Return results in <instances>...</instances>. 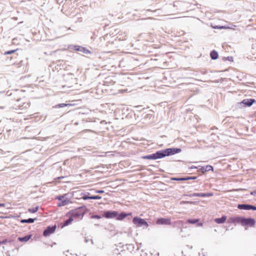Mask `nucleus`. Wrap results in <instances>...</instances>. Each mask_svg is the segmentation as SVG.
Wrapping results in <instances>:
<instances>
[{
    "label": "nucleus",
    "instance_id": "f257e3e1",
    "mask_svg": "<svg viewBox=\"0 0 256 256\" xmlns=\"http://www.w3.org/2000/svg\"><path fill=\"white\" fill-rule=\"evenodd\" d=\"M182 150V149L178 148H166L158 150L155 153L142 156V158L156 160L180 153Z\"/></svg>",
    "mask_w": 256,
    "mask_h": 256
},
{
    "label": "nucleus",
    "instance_id": "f03ea898",
    "mask_svg": "<svg viewBox=\"0 0 256 256\" xmlns=\"http://www.w3.org/2000/svg\"><path fill=\"white\" fill-rule=\"evenodd\" d=\"M87 208L82 206L70 210L66 216L71 215L73 218L82 220L86 213Z\"/></svg>",
    "mask_w": 256,
    "mask_h": 256
},
{
    "label": "nucleus",
    "instance_id": "7ed1b4c3",
    "mask_svg": "<svg viewBox=\"0 0 256 256\" xmlns=\"http://www.w3.org/2000/svg\"><path fill=\"white\" fill-rule=\"evenodd\" d=\"M132 222L138 227L144 226L146 228H148L149 226L146 220L138 216L134 217Z\"/></svg>",
    "mask_w": 256,
    "mask_h": 256
},
{
    "label": "nucleus",
    "instance_id": "20e7f679",
    "mask_svg": "<svg viewBox=\"0 0 256 256\" xmlns=\"http://www.w3.org/2000/svg\"><path fill=\"white\" fill-rule=\"evenodd\" d=\"M256 224V220L254 218L251 217L246 218L243 216L242 226L247 227H254Z\"/></svg>",
    "mask_w": 256,
    "mask_h": 256
},
{
    "label": "nucleus",
    "instance_id": "39448f33",
    "mask_svg": "<svg viewBox=\"0 0 256 256\" xmlns=\"http://www.w3.org/2000/svg\"><path fill=\"white\" fill-rule=\"evenodd\" d=\"M70 49L74 50L77 52H80L85 54H90L92 52L85 47L76 45H70L68 46Z\"/></svg>",
    "mask_w": 256,
    "mask_h": 256
},
{
    "label": "nucleus",
    "instance_id": "423d86ee",
    "mask_svg": "<svg viewBox=\"0 0 256 256\" xmlns=\"http://www.w3.org/2000/svg\"><path fill=\"white\" fill-rule=\"evenodd\" d=\"M243 216H234L228 218V222L230 224H240L242 225Z\"/></svg>",
    "mask_w": 256,
    "mask_h": 256
},
{
    "label": "nucleus",
    "instance_id": "0eeeda50",
    "mask_svg": "<svg viewBox=\"0 0 256 256\" xmlns=\"http://www.w3.org/2000/svg\"><path fill=\"white\" fill-rule=\"evenodd\" d=\"M118 212L115 210H104L102 214V216L106 218H116Z\"/></svg>",
    "mask_w": 256,
    "mask_h": 256
},
{
    "label": "nucleus",
    "instance_id": "6e6552de",
    "mask_svg": "<svg viewBox=\"0 0 256 256\" xmlns=\"http://www.w3.org/2000/svg\"><path fill=\"white\" fill-rule=\"evenodd\" d=\"M56 228V224L47 226L43 232V236L45 237L50 236L51 234L54 232Z\"/></svg>",
    "mask_w": 256,
    "mask_h": 256
},
{
    "label": "nucleus",
    "instance_id": "1a4fd4ad",
    "mask_svg": "<svg viewBox=\"0 0 256 256\" xmlns=\"http://www.w3.org/2000/svg\"><path fill=\"white\" fill-rule=\"evenodd\" d=\"M156 223L158 225H170L171 219L170 218H158L156 220Z\"/></svg>",
    "mask_w": 256,
    "mask_h": 256
},
{
    "label": "nucleus",
    "instance_id": "9d476101",
    "mask_svg": "<svg viewBox=\"0 0 256 256\" xmlns=\"http://www.w3.org/2000/svg\"><path fill=\"white\" fill-rule=\"evenodd\" d=\"M198 176H182V177H172L170 178L171 180H176V181H184V180H194L197 178Z\"/></svg>",
    "mask_w": 256,
    "mask_h": 256
},
{
    "label": "nucleus",
    "instance_id": "9b49d317",
    "mask_svg": "<svg viewBox=\"0 0 256 256\" xmlns=\"http://www.w3.org/2000/svg\"><path fill=\"white\" fill-rule=\"evenodd\" d=\"M256 100L254 98H246L242 100L240 103V104H242L244 106L250 107L252 106L254 103L256 102Z\"/></svg>",
    "mask_w": 256,
    "mask_h": 256
},
{
    "label": "nucleus",
    "instance_id": "f8f14e48",
    "mask_svg": "<svg viewBox=\"0 0 256 256\" xmlns=\"http://www.w3.org/2000/svg\"><path fill=\"white\" fill-rule=\"evenodd\" d=\"M200 167L198 170V171L200 172H202V174L205 173L206 172H209L210 170H214V168L211 165H206V166H199Z\"/></svg>",
    "mask_w": 256,
    "mask_h": 256
},
{
    "label": "nucleus",
    "instance_id": "ddd939ff",
    "mask_svg": "<svg viewBox=\"0 0 256 256\" xmlns=\"http://www.w3.org/2000/svg\"><path fill=\"white\" fill-rule=\"evenodd\" d=\"M189 196H198V197H210L214 196L213 192L206 193H193L188 195Z\"/></svg>",
    "mask_w": 256,
    "mask_h": 256
},
{
    "label": "nucleus",
    "instance_id": "4468645a",
    "mask_svg": "<svg viewBox=\"0 0 256 256\" xmlns=\"http://www.w3.org/2000/svg\"><path fill=\"white\" fill-rule=\"evenodd\" d=\"M132 214V212L127 213L125 212H120V213L119 214L118 212V214L116 218V220H122L124 219L126 216H131Z\"/></svg>",
    "mask_w": 256,
    "mask_h": 256
},
{
    "label": "nucleus",
    "instance_id": "2eb2a0df",
    "mask_svg": "<svg viewBox=\"0 0 256 256\" xmlns=\"http://www.w3.org/2000/svg\"><path fill=\"white\" fill-rule=\"evenodd\" d=\"M199 218H189L187 220L186 223L190 224H196L197 226H202V222H199Z\"/></svg>",
    "mask_w": 256,
    "mask_h": 256
},
{
    "label": "nucleus",
    "instance_id": "dca6fc26",
    "mask_svg": "<svg viewBox=\"0 0 256 256\" xmlns=\"http://www.w3.org/2000/svg\"><path fill=\"white\" fill-rule=\"evenodd\" d=\"M66 216H69V218L61 224V228H64V227L70 224L74 220L71 215H68Z\"/></svg>",
    "mask_w": 256,
    "mask_h": 256
},
{
    "label": "nucleus",
    "instance_id": "f3484780",
    "mask_svg": "<svg viewBox=\"0 0 256 256\" xmlns=\"http://www.w3.org/2000/svg\"><path fill=\"white\" fill-rule=\"evenodd\" d=\"M227 219V216H222L220 218H216L214 220L215 222L218 224H222L226 222Z\"/></svg>",
    "mask_w": 256,
    "mask_h": 256
},
{
    "label": "nucleus",
    "instance_id": "a211bd4d",
    "mask_svg": "<svg viewBox=\"0 0 256 256\" xmlns=\"http://www.w3.org/2000/svg\"><path fill=\"white\" fill-rule=\"evenodd\" d=\"M250 204H238L237 208L239 210H250Z\"/></svg>",
    "mask_w": 256,
    "mask_h": 256
},
{
    "label": "nucleus",
    "instance_id": "6ab92c4d",
    "mask_svg": "<svg viewBox=\"0 0 256 256\" xmlns=\"http://www.w3.org/2000/svg\"><path fill=\"white\" fill-rule=\"evenodd\" d=\"M18 92V90H14V92L8 91L6 93V94H8V96L11 97L12 99H16L17 101H19L20 100L19 98L14 97V96H16Z\"/></svg>",
    "mask_w": 256,
    "mask_h": 256
},
{
    "label": "nucleus",
    "instance_id": "aec40b11",
    "mask_svg": "<svg viewBox=\"0 0 256 256\" xmlns=\"http://www.w3.org/2000/svg\"><path fill=\"white\" fill-rule=\"evenodd\" d=\"M32 236V234H28L24 236L18 237V240L20 242H27L31 238Z\"/></svg>",
    "mask_w": 256,
    "mask_h": 256
},
{
    "label": "nucleus",
    "instance_id": "412c9836",
    "mask_svg": "<svg viewBox=\"0 0 256 256\" xmlns=\"http://www.w3.org/2000/svg\"><path fill=\"white\" fill-rule=\"evenodd\" d=\"M210 56L212 60H216L218 58V54L217 51L214 50L210 52Z\"/></svg>",
    "mask_w": 256,
    "mask_h": 256
},
{
    "label": "nucleus",
    "instance_id": "4be33fe9",
    "mask_svg": "<svg viewBox=\"0 0 256 256\" xmlns=\"http://www.w3.org/2000/svg\"><path fill=\"white\" fill-rule=\"evenodd\" d=\"M18 50V49L8 50L4 52V55H12L14 56H18V54L16 53V52Z\"/></svg>",
    "mask_w": 256,
    "mask_h": 256
},
{
    "label": "nucleus",
    "instance_id": "5701e85b",
    "mask_svg": "<svg viewBox=\"0 0 256 256\" xmlns=\"http://www.w3.org/2000/svg\"><path fill=\"white\" fill-rule=\"evenodd\" d=\"M36 220V218H29L28 219H22L20 220V222L22 224L24 223H28L32 224L34 222V221Z\"/></svg>",
    "mask_w": 256,
    "mask_h": 256
},
{
    "label": "nucleus",
    "instance_id": "b1692460",
    "mask_svg": "<svg viewBox=\"0 0 256 256\" xmlns=\"http://www.w3.org/2000/svg\"><path fill=\"white\" fill-rule=\"evenodd\" d=\"M71 106H72V104H60L55 105L54 106H53V108H64V107H70Z\"/></svg>",
    "mask_w": 256,
    "mask_h": 256
},
{
    "label": "nucleus",
    "instance_id": "393cba45",
    "mask_svg": "<svg viewBox=\"0 0 256 256\" xmlns=\"http://www.w3.org/2000/svg\"><path fill=\"white\" fill-rule=\"evenodd\" d=\"M64 62V60H57L56 62V64H58V66L59 67L60 70H61V69H64L65 68L64 65L62 64Z\"/></svg>",
    "mask_w": 256,
    "mask_h": 256
},
{
    "label": "nucleus",
    "instance_id": "a878e982",
    "mask_svg": "<svg viewBox=\"0 0 256 256\" xmlns=\"http://www.w3.org/2000/svg\"><path fill=\"white\" fill-rule=\"evenodd\" d=\"M69 202V200L67 199H64L61 200L60 202L58 204V206H62L67 205Z\"/></svg>",
    "mask_w": 256,
    "mask_h": 256
},
{
    "label": "nucleus",
    "instance_id": "bb28decb",
    "mask_svg": "<svg viewBox=\"0 0 256 256\" xmlns=\"http://www.w3.org/2000/svg\"><path fill=\"white\" fill-rule=\"evenodd\" d=\"M127 250L130 251H133L134 248V246L132 244H126V246Z\"/></svg>",
    "mask_w": 256,
    "mask_h": 256
},
{
    "label": "nucleus",
    "instance_id": "cd10ccee",
    "mask_svg": "<svg viewBox=\"0 0 256 256\" xmlns=\"http://www.w3.org/2000/svg\"><path fill=\"white\" fill-rule=\"evenodd\" d=\"M38 208H39L38 206H36L34 208H28V212H31V213H35L38 210Z\"/></svg>",
    "mask_w": 256,
    "mask_h": 256
},
{
    "label": "nucleus",
    "instance_id": "c85d7f7f",
    "mask_svg": "<svg viewBox=\"0 0 256 256\" xmlns=\"http://www.w3.org/2000/svg\"><path fill=\"white\" fill-rule=\"evenodd\" d=\"M236 78L238 80H242L244 78H246V76L244 75L243 74L238 73Z\"/></svg>",
    "mask_w": 256,
    "mask_h": 256
},
{
    "label": "nucleus",
    "instance_id": "c756f323",
    "mask_svg": "<svg viewBox=\"0 0 256 256\" xmlns=\"http://www.w3.org/2000/svg\"><path fill=\"white\" fill-rule=\"evenodd\" d=\"M212 28H214V29H220V30H221V29H226V28H228V26H212Z\"/></svg>",
    "mask_w": 256,
    "mask_h": 256
},
{
    "label": "nucleus",
    "instance_id": "7c9ffc66",
    "mask_svg": "<svg viewBox=\"0 0 256 256\" xmlns=\"http://www.w3.org/2000/svg\"><path fill=\"white\" fill-rule=\"evenodd\" d=\"M82 198L84 200H90V196L89 192H87L86 194H84Z\"/></svg>",
    "mask_w": 256,
    "mask_h": 256
},
{
    "label": "nucleus",
    "instance_id": "2f4dec72",
    "mask_svg": "<svg viewBox=\"0 0 256 256\" xmlns=\"http://www.w3.org/2000/svg\"><path fill=\"white\" fill-rule=\"evenodd\" d=\"M133 90L132 88L130 86L128 87V88H126V89L120 90V91L121 93H123L124 92H130Z\"/></svg>",
    "mask_w": 256,
    "mask_h": 256
},
{
    "label": "nucleus",
    "instance_id": "473e14b6",
    "mask_svg": "<svg viewBox=\"0 0 256 256\" xmlns=\"http://www.w3.org/2000/svg\"><path fill=\"white\" fill-rule=\"evenodd\" d=\"M102 196L98 195L90 196V200H100Z\"/></svg>",
    "mask_w": 256,
    "mask_h": 256
},
{
    "label": "nucleus",
    "instance_id": "72a5a7b5",
    "mask_svg": "<svg viewBox=\"0 0 256 256\" xmlns=\"http://www.w3.org/2000/svg\"><path fill=\"white\" fill-rule=\"evenodd\" d=\"M223 60L224 61L228 60L230 62H233V57L232 56H227V57H224Z\"/></svg>",
    "mask_w": 256,
    "mask_h": 256
},
{
    "label": "nucleus",
    "instance_id": "f704fd0d",
    "mask_svg": "<svg viewBox=\"0 0 256 256\" xmlns=\"http://www.w3.org/2000/svg\"><path fill=\"white\" fill-rule=\"evenodd\" d=\"M91 218H95V219H98V220H99V219H100L102 218V216H100V215H98V214H94L92 215Z\"/></svg>",
    "mask_w": 256,
    "mask_h": 256
},
{
    "label": "nucleus",
    "instance_id": "c9c22d12",
    "mask_svg": "<svg viewBox=\"0 0 256 256\" xmlns=\"http://www.w3.org/2000/svg\"><path fill=\"white\" fill-rule=\"evenodd\" d=\"M56 64V66H54V68L56 69V70H58V68L60 69L59 67L58 66V64H56V62H53L52 64L50 65V66L52 68H54V65Z\"/></svg>",
    "mask_w": 256,
    "mask_h": 256
},
{
    "label": "nucleus",
    "instance_id": "e433bc0d",
    "mask_svg": "<svg viewBox=\"0 0 256 256\" xmlns=\"http://www.w3.org/2000/svg\"><path fill=\"white\" fill-rule=\"evenodd\" d=\"M65 195H60L57 196L56 199H58V200L61 201L64 200V198Z\"/></svg>",
    "mask_w": 256,
    "mask_h": 256
},
{
    "label": "nucleus",
    "instance_id": "4c0bfd02",
    "mask_svg": "<svg viewBox=\"0 0 256 256\" xmlns=\"http://www.w3.org/2000/svg\"><path fill=\"white\" fill-rule=\"evenodd\" d=\"M102 82H103V84H111V83L114 84L115 82H114V81H104V80H103Z\"/></svg>",
    "mask_w": 256,
    "mask_h": 256
},
{
    "label": "nucleus",
    "instance_id": "58836bf2",
    "mask_svg": "<svg viewBox=\"0 0 256 256\" xmlns=\"http://www.w3.org/2000/svg\"><path fill=\"white\" fill-rule=\"evenodd\" d=\"M104 190H94V192L96 193V194H103L104 193Z\"/></svg>",
    "mask_w": 256,
    "mask_h": 256
},
{
    "label": "nucleus",
    "instance_id": "ea45409f",
    "mask_svg": "<svg viewBox=\"0 0 256 256\" xmlns=\"http://www.w3.org/2000/svg\"><path fill=\"white\" fill-rule=\"evenodd\" d=\"M16 57H17L16 56H7V58L10 59V60H12L14 58H16Z\"/></svg>",
    "mask_w": 256,
    "mask_h": 256
},
{
    "label": "nucleus",
    "instance_id": "a19ab883",
    "mask_svg": "<svg viewBox=\"0 0 256 256\" xmlns=\"http://www.w3.org/2000/svg\"><path fill=\"white\" fill-rule=\"evenodd\" d=\"M250 210H256V206L250 204Z\"/></svg>",
    "mask_w": 256,
    "mask_h": 256
},
{
    "label": "nucleus",
    "instance_id": "79ce46f5",
    "mask_svg": "<svg viewBox=\"0 0 256 256\" xmlns=\"http://www.w3.org/2000/svg\"><path fill=\"white\" fill-rule=\"evenodd\" d=\"M8 242L7 239H4L2 240H1L2 244H6Z\"/></svg>",
    "mask_w": 256,
    "mask_h": 256
},
{
    "label": "nucleus",
    "instance_id": "37998d69",
    "mask_svg": "<svg viewBox=\"0 0 256 256\" xmlns=\"http://www.w3.org/2000/svg\"><path fill=\"white\" fill-rule=\"evenodd\" d=\"M250 194L251 195H252V196H256V190L252 191L250 192Z\"/></svg>",
    "mask_w": 256,
    "mask_h": 256
},
{
    "label": "nucleus",
    "instance_id": "c03bdc74",
    "mask_svg": "<svg viewBox=\"0 0 256 256\" xmlns=\"http://www.w3.org/2000/svg\"><path fill=\"white\" fill-rule=\"evenodd\" d=\"M178 223L179 224H180L182 226L184 227V223L182 221V220H179L178 222Z\"/></svg>",
    "mask_w": 256,
    "mask_h": 256
},
{
    "label": "nucleus",
    "instance_id": "a18cd8bd",
    "mask_svg": "<svg viewBox=\"0 0 256 256\" xmlns=\"http://www.w3.org/2000/svg\"><path fill=\"white\" fill-rule=\"evenodd\" d=\"M200 167L198 166H191L190 168V169H196V168H199Z\"/></svg>",
    "mask_w": 256,
    "mask_h": 256
},
{
    "label": "nucleus",
    "instance_id": "49530a36",
    "mask_svg": "<svg viewBox=\"0 0 256 256\" xmlns=\"http://www.w3.org/2000/svg\"><path fill=\"white\" fill-rule=\"evenodd\" d=\"M150 114H146L145 116H144V118H150Z\"/></svg>",
    "mask_w": 256,
    "mask_h": 256
},
{
    "label": "nucleus",
    "instance_id": "de8ad7c7",
    "mask_svg": "<svg viewBox=\"0 0 256 256\" xmlns=\"http://www.w3.org/2000/svg\"><path fill=\"white\" fill-rule=\"evenodd\" d=\"M6 206V204L4 203H0V207H4Z\"/></svg>",
    "mask_w": 256,
    "mask_h": 256
},
{
    "label": "nucleus",
    "instance_id": "09e8293b",
    "mask_svg": "<svg viewBox=\"0 0 256 256\" xmlns=\"http://www.w3.org/2000/svg\"><path fill=\"white\" fill-rule=\"evenodd\" d=\"M24 105L26 106V108L29 106V104L28 103H27V104L24 103Z\"/></svg>",
    "mask_w": 256,
    "mask_h": 256
},
{
    "label": "nucleus",
    "instance_id": "8fccbe9b",
    "mask_svg": "<svg viewBox=\"0 0 256 256\" xmlns=\"http://www.w3.org/2000/svg\"><path fill=\"white\" fill-rule=\"evenodd\" d=\"M184 203H186V204H189V203H192L193 202H189V201H186V202H184Z\"/></svg>",
    "mask_w": 256,
    "mask_h": 256
},
{
    "label": "nucleus",
    "instance_id": "3c124183",
    "mask_svg": "<svg viewBox=\"0 0 256 256\" xmlns=\"http://www.w3.org/2000/svg\"><path fill=\"white\" fill-rule=\"evenodd\" d=\"M88 241H89V240H88V239H87L86 238H85V240H84L85 242L87 243V242H88Z\"/></svg>",
    "mask_w": 256,
    "mask_h": 256
},
{
    "label": "nucleus",
    "instance_id": "603ef678",
    "mask_svg": "<svg viewBox=\"0 0 256 256\" xmlns=\"http://www.w3.org/2000/svg\"><path fill=\"white\" fill-rule=\"evenodd\" d=\"M90 242H91V243L92 244H94V241L92 239H90Z\"/></svg>",
    "mask_w": 256,
    "mask_h": 256
},
{
    "label": "nucleus",
    "instance_id": "864d4df0",
    "mask_svg": "<svg viewBox=\"0 0 256 256\" xmlns=\"http://www.w3.org/2000/svg\"><path fill=\"white\" fill-rule=\"evenodd\" d=\"M226 80V78H220V80Z\"/></svg>",
    "mask_w": 256,
    "mask_h": 256
},
{
    "label": "nucleus",
    "instance_id": "5fc2aeb1",
    "mask_svg": "<svg viewBox=\"0 0 256 256\" xmlns=\"http://www.w3.org/2000/svg\"><path fill=\"white\" fill-rule=\"evenodd\" d=\"M117 256H122V255L120 253H118Z\"/></svg>",
    "mask_w": 256,
    "mask_h": 256
},
{
    "label": "nucleus",
    "instance_id": "6e6d98bb",
    "mask_svg": "<svg viewBox=\"0 0 256 256\" xmlns=\"http://www.w3.org/2000/svg\"><path fill=\"white\" fill-rule=\"evenodd\" d=\"M64 177L63 176H60L58 178V179H62V178Z\"/></svg>",
    "mask_w": 256,
    "mask_h": 256
},
{
    "label": "nucleus",
    "instance_id": "4d7b16f0",
    "mask_svg": "<svg viewBox=\"0 0 256 256\" xmlns=\"http://www.w3.org/2000/svg\"><path fill=\"white\" fill-rule=\"evenodd\" d=\"M128 78V79L131 80V78H130V77H128V78Z\"/></svg>",
    "mask_w": 256,
    "mask_h": 256
},
{
    "label": "nucleus",
    "instance_id": "13d9d810",
    "mask_svg": "<svg viewBox=\"0 0 256 256\" xmlns=\"http://www.w3.org/2000/svg\"><path fill=\"white\" fill-rule=\"evenodd\" d=\"M2 244V243H1V240H0V246Z\"/></svg>",
    "mask_w": 256,
    "mask_h": 256
},
{
    "label": "nucleus",
    "instance_id": "bf43d9fd",
    "mask_svg": "<svg viewBox=\"0 0 256 256\" xmlns=\"http://www.w3.org/2000/svg\"><path fill=\"white\" fill-rule=\"evenodd\" d=\"M194 80H198V79H195Z\"/></svg>",
    "mask_w": 256,
    "mask_h": 256
}]
</instances>
